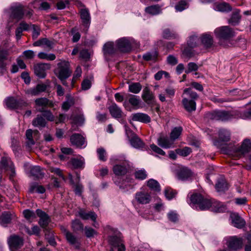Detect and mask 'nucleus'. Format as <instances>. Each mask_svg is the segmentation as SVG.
I'll return each instance as SVG.
<instances>
[{
	"instance_id": "nucleus-58",
	"label": "nucleus",
	"mask_w": 251,
	"mask_h": 251,
	"mask_svg": "<svg viewBox=\"0 0 251 251\" xmlns=\"http://www.w3.org/2000/svg\"><path fill=\"white\" fill-rule=\"evenodd\" d=\"M49 170L50 172L58 176L62 180H65V177L62 171L60 169L53 167H50Z\"/></svg>"
},
{
	"instance_id": "nucleus-49",
	"label": "nucleus",
	"mask_w": 251,
	"mask_h": 251,
	"mask_svg": "<svg viewBox=\"0 0 251 251\" xmlns=\"http://www.w3.org/2000/svg\"><path fill=\"white\" fill-rule=\"evenodd\" d=\"M168 219L169 221L176 223L178 221V215L176 211L171 210L167 214Z\"/></svg>"
},
{
	"instance_id": "nucleus-29",
	"label": "nucleus",
	"mask_w": 251,
	"mask_h": 251,
	"mask_svg": "<svg viewBox=\"0 0 251 251\" xmlns=\"http://www.w3.org/2000/svg\"><path fill=\"white\" fill-rule=\"evenodd\" d=\"M69 163L74 169H83L84 167L85 160L83 157L78 156L72 158Z\"/></svg>"
},
{
	"instance_id": "nucleus-22",
	"label": "nucleus",
	"mask_w": 251,
	"mask_h": 251,
	"mask_svg": "<svg viewBox=\"0 0 251 251\" xmlns=\"http://www.w3.org/2000/svg\"><path fill=\"white\" fill-rule=\"evenodd\" d=\"M71 143L78 148H81L83 146L85 147L84 138L79 134H74L70 138Z\"/></svg>"
},
{
	"instance_id": "nucleus-3",
	"label": "nucleus",
	"mask_w": 251,
	"mask_h": 251,
	"mask_svg": "<svg viewBox=\"0 0 251 251\" xmlns=\"http://www.w3.org/2000/svg\"><path fill=\"white\" fill-rule=\"evenodd\" d=\"M209 117L214 120L226 121L232 119L241 118L242 119H251V110L246 111H214L209 115Z\"/></svg>"
},
{
	"instance_id": "nucleus-20",
	"label": "nucleus",
	"mask_w": 251,
	"mask_h": 251,
	"mask_svg": "<svg viewBox=\"0 0 251 251\" xmlns=\"http://www.w3.org/2000/svg\"><path fill=\"white\" fill-rule=\"evenodd\" d=\"M231 224L235 227L241 228L245 225V221L237 213H231L230 216Z\"/></svg>"
},
{
	"instance_id": "nucleus-7",
	"label": "nucleus",
	"mask_w": 251,
	"mask_h": 251,
	"mask_svg": "<svg viewBox=\"0 0 251 251\" xmlns=\"http://www.w3.org/2000/svg\"><path fill=\"white\" fill-rule=\"evenodd\" d=\"M108 234V242L113 247H117L118 251H126L125 246L121 237V234L116 229L107 226L105 229Z\"/></svg>"
},
{
	"instance_id": "nucleus-16",
	"label": "nucleus",
	"mask_w": 251,
	"mask_h": 251,
	"mask_svg": "<svg viewBox=\"0 0 251 251\" xmlns=\"http://www.w3.org/2000/svg\"><path fill=\"white\" fill-rule=\"evenodd\" d=\"M8 243L11 251H16L23 245V240L17 235L10 236L8 239Z\"/></svg>"
},
{
	"instance_id": "nucleus-37",
	"label": "nucleus",
	"mask_w": 251,
	"mask_h": 251,
	"mask_svg": "<svg viewBox=\"0 0 251 251\" xmlns=\"http://www.w3.org/2000/svg\"><path fill=\"white\" fill-rule=\"evenodd\" d=\"M109 112L112 116L115 118H120L122 115V111L115 103L112 104L109 108Z\"/></svg>"
},
{
	"instance_id": "nucleus-53",
	"label": "nucleus",
	"mask_w": 251,
	"mask_h": 251,
	"mask_svg": "<svg viewBox=\"0 0 251 251\" xmlns=\"http://www.w3.org/2000/svg\"><path fill=\"white\" fill-rule=\"evenodd\" d=\"M32 134L33 131L31 129H28L26 131L25 135L27 139L26 145L29 148L31 147L35 144L32 139Z\"/></svg>"
},
{
	"instance_id": "nucleus-1",
	"label": "nucleus",
	"mask_w": 251,
	"mask_h": 251,
	"mask_svg": "<svg viewBox=\"0 0 251 251\" xmlns=\"http://www.w3.org/2000/svg\"><path fill=\"white\" fill-rule=\"evenodd\" d=\"M231 133L226 129H221L219 131V140L214 142V145L221 149L222 151L230 156L241 158L251 151V141L246 139L241 145L233 144H224L230 139Z\"/></svg>"
},
{
	"instance_id": "nucleus-2",
	"label": "nucleus",
	"mask_w": 251,
	"mask_h": 251,
	"mask_svg": "<svg viewBox=\"0 0 251 251\" xmlns=\"http://www.w3.org/2000/svg\"><path fill=\"white\" fill-rule=\"evenodd\" d=\"M191 206L197 210H204L209 209L210 207L217 212H223L226 209V207L221 202L211 201L208 199L204 198L201 194L195 193L191 195L190 198Z\"/></svg>"
},
{
	"instance_id": "nucleus-55",
	"label": "nucleus",
	"mask_w": 251,
	"mask_h": 251,
	"mask_svg": "<svg viewBox=\"0 0 251 251\" xmlns=\"http://www.w3.org/2000/svg\"><path fill=\"white\" fill-rule=\"evenodd\" d=\"M163 36L166 39L176 38L178 35L175 32H172L169 29H165L163 31Z\"/></svg>"
},
{
	"instance_id": "nucleus-4",
	"label": "nucleus",
	"mask_w": 251,
	"mask_h": 251,
	"mask_svg": "<svg viewBox=\"0 0 251 251\" xmlns=\"http://www.w3.org/2000/svg\"><path fill=\"white\" fill-rule=\"evenodd\" d=\"M110 162L112 163H118L113 167V171L117 176L126 175L130 168L129 162L124 155L114 156L110 158Z\"/></svg>"
},
{
	"instance_id": "nucleus-38",
	"label": "nucleus",
	"mask_w": 251,
	"mask_h": 251,
	"mask_svg": "<svg viewBox=\"0 0 251 251\" xmlns=\"http://www.w3.org/2000/svg\"><path fill=\"white\" fill-rule=\"evenodd\" d=\"M35 102L36 106L38 107H45L46 106L50 107L53 106V102L50 101L48 99L45 98L37 99L35 100Z\"/></svg>"
},
{
	"instance_id": "nucleus-21",
	"label": "nucleus",
	"mask_w": 251,
	"mask_h": 251,
	"mask_svg": "<svg viewBox=\"0 0 251 251\" xmlns=\"http://www.w3.org/2000/svg\"><path fill=\"white\" fill-rule=\"evenodd\" d=\"M103 51L105 56L114 54L118 51L116 44L115 45L112 42L106 43L103 47Z\"/></svg>"
},
{
	"instance_id": "nucleus-33",
	"label": "nucleus",
	"mask_w": 251,
	"mask_h": 251,
	"mask_svg": "<svg viewBox=\"0 0 251 251\" xmlns=\"http://www.w3.org/2000/svg\"><path fill=\"white\" fill-rule=\"evenodd\" d=\"M192 175V173L191 170L186 167L180 168L177 173L178 177L182 180H187Z\"/></svg>"
},
{
	"instance_id": "nucleus-13",
	"label": "nucleus",
	"mask_w": 251,
	"mask_h": 251,
	"mask_svg": "<svg viewBox=\"0 0 251 251\" xmlns=\"http://www.w3.org/2000/svg\"><path fill=\"white\" fill-rule=\"evenodd\" d=\"M141 100L139 96L131 95L128 100L124 102L123 105L128 111H131L132 108L137 109L140 107Z\"/></svg>"
},
{
	"instance_id": "nucleus-8",
	"label": "nucleus",
	"mask_w": 251,
	"mask_h": 251,
	"mask_svg": "<svg viewBox=\"0 0 251 251\" xmlns=\"http://www.w3.org/2000/svg\"><path fill=\"white\" fill-rule=\"evenodd\" d=\"M54 74L61 80L62 84L67 86L65 80L71 76L72 72L69 68V63L66 61H61L57 64V68L54 70Z\"/></svg>"
},
{
	"instance_id": "nucleus-14",
	"label": "nucleus",
	"mask_w": 251,
	"mask_h": 251,
	"mask_svg": "<svg viewBox=\"0 0 251 251\" xmlns=\"http://www.w3.org/2000/svg\"><path fill=\"white\" fill-rule=\"evenodd\" d=\"M3 102L6 107L9 109H16L26 105V102L23 100H16L11 97L5 99Z\"/></svg>"
},
{
	"instance_id": "nucleus-40",
	"label": "nucleus",
	"mask_w": 251,
	"mask_h": 251,
	"mask_svg": "<svg viewBox=\"0 0 251 251\" xmlns=\"http://www.w3.org/2000/svg\"><path fill=\"white\" fill-rule=\"evenodd\" d=\"M147 186L151 190L160 192L161 190L160 186L158 182L154 179H150L147 181Z\"/></svg>"
},
{
	"instance_id": "nucleus-34",
	"label": "nucleus",
	"mask_w": 251,
	"mask_h": 251,
	"mask_svg": "<svg viewBox=\"0 0 251 251\" xmlns=\"http://www.w3.org/2000/svg\"><path fill=\"white\" fill-rule=\"evenodd\" d=\"M201 40L202 45L207 48H210L213 43L212 36L208 33L202 34L201 37Z\"/></svg>"
},
{
	"instance_id": "nucleus-5",
	"label": "nucleus",
	"mask_w": 251,
	"mask_h": 251,
	"mask_svg": "<svg viewBox=\"0 0 251 251\" xmlns=\"http://www.w3.org/2000/svg\"><path fill=\"white\" fill-rule=\"evenodd\" d=\"M114 182L115 185L124 192L132 189L136 184L135 179L130 174H127L122 176H116L114 179Z\"/></svg>"
},
{
	"instance_id": "nucleus-24",
	"label": "nucleus",
	"mask_w": 251,
	"mask_h": 251,
	"mask_svg": "<svg viewBox=\"0 0 251 251\" xmlns=\"http://www.w3.org/2000/svg\"><path fill=\"white\" fill-rule=\"evenodd\" d=\"M174 141L172 139H169L167 137L161 136L157 140V144L161 147L164 149L172 148L173 146Z\"/></svg>"
},
{
	"instance_id": "nucleus-51",
	"label": "nucleus",
	"mask_w": 251,
	"mask_h": 251,
	"mask_svg": "<svg viewBox=\"0 0 251 251\" xmlns=\"http://www.w3.org/2000/svg\"><path fill=\"white\" fill-rule=\"evenodd\" d=\"M38 57L40 59H46L47 60H54L56 58L55 54L53 53L48 54L44 52H40L38 54Z\"/></svg>"
},
{
	"instance_id": "nucleus-46",
	"label": "nucleus",
	"mask_w": 251,
	"mask_h": 251,
	"mask_svg": "<svg viewBox=\"0 0 251 251\" xmlns=\"http://www.w3.org/2000/svg\"><path fill=\"white\" fill-rule=\"evenodd\" d=\"M36 109L37 111L42 112L43 116L46 118L47 120L51 122L54 121V117L50 110H44L43 107L37 108Z\"/></svg>"
},
{
	"instance_id": "nucleus-39",
	"label": "nucleus",
	"mask_w": 251,
	"mask_h": 251,
	"mask_svg": "<svg viewBox=\"0 0 251 251\" xmlns=\"http://www.w3.org/2000/svg\"><path fill=\"white\" fill-rule=\"evenodd\" d=\"M129 141L131 145L134 148L140 149L144 147V143L137 135L133 136V138L130 139Z\"/></svg>"
},
{
	"instance_id": "nucleus-6",
	"label": "nucleus",
	"mask_w": 251,
	"mask_h": 251,
	"mask_svg": "<svg viewBox=\"0 0 251 251\" xmlns=\"http://www.w3.org/2000/svg\"><path fill=\"white\" fill-rule=\"evenodd\" d=\"M182 97V102L184 108L188 112L195 111L196 108L195 100L198 97L197 94L193 91L191 88H188L184 90Z\"/></svg>"
},
{
	"instance_id": "nucleus-18",
	"label": "nucleus",
	"mask_w": 251,
	"mask_h": 251,
	"mask_svg": "<svg viewBox=\"0 0 251 251\" xmlns=\"http://www.w3.org/2000/svg\"><path fill=\"white\" fill-rule=\"evenodd\" d=\"M50 68V63H40L34 66V72L39 77L43 78L46 76V71Z\"/></svg>"
},
{
	"instance_id": "nucleus-63",
	"label": "nucleus",
	"mask_w": 251,
	"mask_h": 251,
	"mask_svg": "<svg viewBox=\"0 0 251 251\" xmlns=\"http://www.w3.org/2000/svg\"><path fill=\"white\" fill-rule=\"evenodd\" d=\"M198 41L199 38L197 36H191L187 42L188 45L190 48H194L197 45Z\"/></svg>"
},
{
	"instance_id": "nucleus-45",
	"label": "nucleus",
	"mask_w": 251,
	"mask_h": 251,
	"mask_svg": "<svg viewBox=\"0 0 251 251\" xmlns=\"http://www.w3.org/2000/svg\"><path fill=\"white\" fill-rule=\"evenodd\" d=\"M29 192L30 193L43 194L45 192V188L37 183H33L30 187Z\"/></svg>"
},
{
	"instance_id": "nucleus-64",
	"label": "nucleus",
	"mask_w": 251,
	"mask_h": 251,
	"mask_svg": "<svg viewBox=\"0 0 251 251\" xmlns=\"http://www.w3.org/2000/svg\"><path fill=\"white\" fill-rule=\"evenodd\" d=\"M74 104V100L72 98H68L67 100L62 104V109L67 111L70 107Z\"/></svg>"
},
{
	"instance_id": "nucleus-12",
	"label": "nucleus",
	"mask_w": 251,
	"mask_h": 251,
	"mask_svg": "<svg viewBox=\"0 0 251 251\" xmlns=\"http://www.w3.org/2000/svg\"><path fill=\"white\" fill-rule=\"evenodd\" d=\"M225 244L229 251H237L243 246V241L236 236H230L225 238Z\"/></svg>"
},
{
	"instance_id": "nucleus-36",
	"label": "nucleus",
	"mask_w": 251,
	"mask_h": 251,
	"mask_svg": "<svg viewBox=\"0 0 251 251\" xmlns=\"http://www.w3.org/2000/svg\"><path fill=\"white\" fill-rule=\"evenodd\" d=\"M146 14L151 16H154L160 14L162 9L158 5H153L147 7L145 9Z\"/></svg>"
},
{
	"instance_id": "nucleus-57",
	"label": "nucleus",
	"mask_w": 251,
	"mask_h": 251,
	"mask_svg": "<svg viewBox=\"0 0 251 251\" xmlns=\"http://www.w3.org/2000/svg\"><path fill=\"white\" fill-rule=\"evenodd\" d=\"M85 234L87 238H91L98 234L96 230L91 227L85 226L84 228Z\"/></svg>"
},
{
	"instance_id": "nucleus-26",
	"label": "nucleus",
	"mask_w": 251,
	"mask_h": 251,
	"mask_svg": "<svg viewBox=\"0 0 251 251\" xmlns=\"http://www.w3.org/2000/svg\"><path fill=\"white\" fill-rule=\"evenodd\" d=\"M25 169L26 172H27L28 170L30 169V172L29 173L30 175L35 176L36 177H40L43 176L42 170L39 166H30L28 164H25L24 165Z\"/></svg>"
},
{
	"instance_id": "nucleus-30",
	"label": "nucleus",
	"mask_w": 251,
	"mask_h": 251,
	"mask_svg": "<svg viewBox=\"0 0 251 251\" xmlns=\"http://www.w3.org/2000/svg\"><path fill=\"white\" fill-rule=\"evenodd\" d=\"M142 97L144 101L148 104L152 103L154 99L153 93L148 87L143 89Z\"/></svg>"
},
{
	"instance_id": "nucleus-52",
	"label": "nucleus",
	"mask_w": 251,
	"mask_h": 251,
	"mask_svg": "<svg viewBox=\"0 0 251 251\" xmlns=\"http://www.w3.org/2000/svg\"><path fill=\"white\" fill-rule=\"evenodd\" d=\"M23 214L25 218L30 222L36 218V214L33 211L28 209L25 210Z\"/></svg>"
},
{
	"instance_id": "nucleus-56",
	"label": "nucleus",
	"mask_w": 251,
	"mask_h": 251,
	"mask_svg": "<svg viewBox=\"0 0 251 251\" xmlns=\"http://www.w3.org/2000/svg\"><path fill=\"white\" fill-rule=\"evenodd\" d=\"M24 231L29 235L36 234L37 235L40 232V229L37 226H33L30 230L28 227L25 226Z\"/></svg>"
},
{
	"instance_id": "nucleus-15",
	"label": "nucleus",
	"mask_w": 251,
	"mask_h": 251,
	"mask_svg": "<svg viewBox=\"0 0 251 251\" xmlns=\"http://www.w3.org/2000/svg\"><path fill=\"white\" fill-rule=\"evenodd\" d=\"M135 200L139 203L147 204L150 202L151 197L148 191L142 190L137 192L135 194Z\"/></svg>"
},
{
	"instance_id": "nucleus-41",
	"label": "nucleus",
	"mask_w": 251,
	"mask_h": 251,
	"mask_svg": "<svg viewBox=\"0 0 251 251\" xmlns=\"http://www.w3.org/2000/svg\"><path fill=\"white\" fill-rule=\"evenodd\" d=\"M148 177V173L144 169H138L135 171L134 173V177L135 179L143 180Z\"/></svg>"
},
{
	"instance_id": "nucleus-27",
	"label": "nucleus",
	"mask_w": 251,
	"mask_h": 251,
	"mask_svg": "<svg viewBox=\"0 0 251 251\" xmlns=\"http://www.w3.org/2000/svg\"><path fill=\"white\" fill-rule=\"evenodd\" d=\"M8 55L7 50L0 49V75H3L6 70V64L4 61L7 59Z\"/></svg>"
},
{
	"instance_id": "nucleus-23",
	"label": "nucleus",
	"mask_w": 251,
	"mask_h": 251,
	"mask_svg": "<svg viewBox=\"0 0 251 251\" xmlns=\"http://www.w3.org/2000/svg\"><path fill=\"white\" fill-rule=\"evenodd\" d=\"M15 217V215L10 212L5 211L0 215V224L3 226H6Z\"/></svg>"
},
{
	"instance_id": "nucleus-44",
	"label": "nucleus",
	"mask_w": 251,
	"mask_h": 251,
	"mask_svg": "<svg viewBox=\"0 0 251 251\" xmlns=\"http://www.w3.org/2000/svg\"><path fill=\"white\" fill-rule=\"evenodd\" d=\"M239 12L240 11L238 9H236L233 12L231 17L228 21L229 24L234 25L238 24L240 19Z\"/></svg>"
},
{
	"instance_id": "nucleus-10",
	"label": "nucleus",
	"mask_w": 251,
	"mask_h": 251,
	"mask_svg": "<svg viewBox=\"0 0 251 251\" xmlns=\"http://www.w3.org/2000/svg\"><path fill=\"white\" fill-rule=\"evenodd\" d=\"M118 50L121 52H128L132 48L137 45L136 41L131 37H123L116 41Z\"/></svg>"
},
{
	"instance_id": "nucleus-47",
	"label": "nucleus",
	"mask_w": 251,
	"mask_h": 251,
	"mask_svg": "<svg viewBox=\"0 0 251 251\" xmlns=\"http://www.w3.org/2000/svg\"><path fill=\"white\" fill-rule=\"evenodd\" d=\"M46 124V122L45 120L42 116L39 115H38L32 122V125L34 126L37 127H44Z\"/></svg>"
},
{
	"instance_id": "nucleus-28",
	"label": "nucleus",
	"mask_w": 251,
	"mask_h": 251,
	"mask_svg": "<svg viewBox=\"0 0 251 251\" xmlns=\"http://www.w3.org/2000/svg\"><path fill=\"white\" fill-rule=\"evenodd\" d=\"M36 214L40 217L39 224L42 227H45L49 223V217L47 214L40 209L36 210Z\"/></svg>"
},
{
	"instance_id": "nucleus-25",
	"label": "nucleus",
	"mask_w": 251,
	"mask_h": 251,
	"mask_svg": "<svg viewBox=\"0 0 251 251\" xmlns=\"http://www.w3.org/2000/svg\"><path fill=\"white\" fill-rule=\"evenodd\" d=\"M131 118L133 121H138L144 123H148L151 122L150 117L148 115L143 113L132 114Z\"/></svg>"
},
{
	"instance_id": "nucleus-54",
	"label": "nucleus",
	"mask_w": 251,
	"mask_h": 251,
	"mask_svg": "<svg viewBox=\"0 0 251 251\" xmlns=\"http://www.w3.org/2000/svg\"><path fill=\"white\" fill-rule=\"evenodd\" d=\"M141 88V85L139 83H133L129 85V91L134 94L139 93Z\"/></svg>"
},
{
	"instance_id": "nucleus-35",
	"label": "nucleus",
	"mask_w": 251,
	"mask_h": 251,
	"mask_svg": "<svg viewBox=\"0 0 251 251\" xmlns=\"http://www.w3.org/2000/svg\"><path fill=\"white\" fill-rule=\"evenodd\" d=\"M228 184L224 178L221 177L217 180L215 189L218 192H223L228 189Z\"/></svg>"
},
{
	"instance_id": "nucleus-48",
	"label": "nucleus",
	"mask_w": 251,
	"mask_h": 251,
	"mask_svg": "<svg viewBox=\"0 0 251 251\" xmlns=\"http://www.w3.org/2000/svg\"><path fill=\"white\" fill-rule=\"evenodd\" d=\"M158 53L155 50L148 52L143 55V59L146 61L155 60L157 57Z\"/></svg>"
},
{
	"instance_id": "nucleus-43",
	"label": "nucleus",
	"mask_w": 251,
	"mask_h": 251,
	"mask_svg": "<svg viewBox=\"0 0 251 251\" xmlns=\"http://www.w3.org/2000/svg\"><path fill=\"white\" fill-rule=\"evenodd\" d=\"M61 230L65 235L66 239L71 244L74 245L76 243L77 240L75 236H74L71 233L68 231L65 227H62Z\"/></svg>"
},
{
	"instance_id": "nucleus-11",
	"label": "nucleus",
	"mask_w": 251,
	"mask_h": 251,
	"mask_svg": "<svg viewBox=\"0 0 251 251\" xmlns=\"http://www.w3.org/2000/svg\"><path fill=\"white\" fill-rule=\"evenodd\" d=\"M216 37L220 39L228 40L235 36L234 31L228 26H222L214 30Z\"/></svg>"
},
{
	"instance_id": "nucleus-59",
	"label": "nucleus",
	"mask_w": 251,
	"mask_h": 251,
	"mask_svg": "<svg viewBox=\"0 0 251 251\" xmlns=\"http://www.w3.org/2000/svg\"><path fill=\"white\" fill-rule=\"evenodd\" d=\"M32 30V36L33 39H36L39 36L40 34L41 29L40 28L35 25H32L30 26Z\"/></svg>"
},
{
	"instance_id": "nucleus-9",
	"label": "nucleus",
	"mask_w": 251,
	"mask_h": 251,
	"mask_svg": "<svg viewBox=\"0 0 251 251\" xmlns=\"http://www.w3.org/2000/svg\"><path fill=\"white\" fill-rule=\"evenodd\" d=\"M25 5L19 2L12 3L7 10V14L9 19H14L18 21L24 16Z\"/></svg>"
},
{
	"instance_id": "nucleus-17",
	"label": "nucleus",
	"mask_w": 251,
	"mask_h": 251,
	"mask_svg": "<svg viewBox=\"0 0 251 251\" xmlns=\"http://www.w3.org/2000/svg\"><path fill=\"white\" fill-rule=\"evenodd\" d=\"M82 25L84 26L83 30L87 32L91 23V17L89 12L86 8H82L79 11Z\"/></svg>"
},
{
	"instance_id": "nucleus-61",
	"label": "nucleus",
	"mask_w": 251,
	"mask_h": 251,
	"mask_svg": "<svg viewBox=\"0 0 251 251\" xmlns=\"http://www.w3.org/2000/svg\"><path fill=\"white\" fill-rule=\"evenodd\" d=\"M71 118L72 119V124L73 125H81L84 122V118L82 115H77L74 118L71 117Z\"/></svg>"
},
{
	"instance_id": "nucleus-42",
	"label": "nucleus",
	"mask_w": 251,
	"mask_h": 251,
	"mask_svg": "<svg viewBox=\"0 0 251 251\" xmlns=\"http://www.w3.org/2000/svg\"><path fill=\"white\" fill-rule=\"evenodd\" d=\"M183 130L181 126H176L172 129L170 133V138L173 141H175L178 139L181 135Z\"/></svg>"
},
{
	"instance_id": "nucleus-50",
	"label": "nucleus",
	"mask_w": 251,
	"mask_h": 251,
	"mask_svg": "<svg viewBox=\"0 0 251 251\" xmlns=\"http://www.w3.org/2000/svg\"><path fill=\"white\" fill-rule=\"evenodd\" d=\"M188 3L184 0L179 1L175 6L177 12H181L188 7Z\"/></svg>"
},
{
	"instance_id": "nucleus-31",
	"label": "nucleus",
	"mask_w": 251,
	"mask_h": 251,
	"mask_svg": "<svg viewBox=\"0 0 251 251\" xmlns=\"http://www.w3.org/2000/svg\"><path fill=\"white\" fill-rule=\"evenodd\" d=\"M30 29V25L25 23L22 22L20 23L19 26L15 31L16 38L17 40L21 39L22 33L24 31H27Z\"/></svg>"
},
{
	"instance_id": "nucleus-60",
	"label": "nucleus",
	"mask_w": 251,
	"mask_h": 251,
	"mask_svg": "<svg viewBox=\"0 0 251 251\" xmlns=\"http://www.w3.org/2000/svg\"><path fill=\"white\" fill-rule=\"evenodd\" d=\"M176 152L181 156H187L192 152V150L189 147H185L183 149L176 150Z\"/></svg>"
},
{
	"instance_id": "nucleus-32",
	"label": "nucleus",
	"mask_w": 251,
	"mask_h": 251,
	"mask_svg": "<svg viewBox=\"0 0 251 251\" xmlns=\"http://www.w3.org/2000/svg\"><path fill=\"white\" fill-rule=\"evenodd\" d=\"M215 10L222 12H228L232 10L231 6L227 3H216L213 6Z\"/></svg>"
},
{
	"instance_id": "nucleus-19",
	"label": "nucleus",
	"mask_w": 251,
	"mask_h": 251,
	"mask_svg": "<svg viewBox=\"0 0 251 251\" xmlns=\"http://www.w3.org/2000/svg\"><path fill=\"white\" fill-rule=\"evenodd\" d=\"M78 216L82 218L83 220H88L91 219L93 221L94 223L93 226L96 228H98L99 225L98 223L96 222V219L97 218V214L94 212L90 211L88 213L86 212L82 209H80L78 212Z\"/></svg>"
},
{
	"instance_id": "nucleus-62",
	"label": "nucleus",
	"mask_w": 251,
	"mask_h": 251,
	"mask_svg": "<svg viewBox=\"0 0 251 251\" xmlns=\"http://www.w3.org/2000/svg\"><path fill=\"white\" fill-rule=\"evenodd\" d=\"M81 74H82V70H81V67L79 66L77 67L76 68V70L75 71V72L74 73L73 78H72V86H74V84L75 81H76V80L78 78H79V77L81 76Z\"/></svg>"
}]
</instances>
